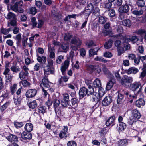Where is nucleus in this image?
<instances>
[{"label": "nucleus", "instance_id": "1", "mask_svg": "<svg viewBox=\"0 0 146 146\" xmlns=\"http://www.w3.org/2000/svg\"><path fill=\"white\" fill-rule=\"evenodd\" d=\"M88 89H87L85 87H83L81 88L79 90V94L80 98H83L86 95L89 96L90 95H95V97L96 96L97 93L94 92V90L92 86L89 84L88 85Z\"/></svg>", "mask_w": 146, "mask_h": 146}, {"label": "nucleus", "instance_id": "2", "mask_svg": "<svg viewBox=\"0 0 146 146\" xmlns=\"http://www.w3.org/2000/svg\"><path fill=\"white\" fill-rule=\"evenodd\" d=\"M129 88L136 93V95H137L141 93L142 86L140 82H135L130 84Z\"/></svg>", "mask_w": 146, "mask_h": 146}, {"label": "nucleus", "instance_id": "3", "mask_svg": "<svg viewBox=\"0 0 146 146\" xmlns=\"http://www.w3.org/2000/svg\"><path fill=\"white\" fill-rule=\"evenodd\" d=\"M82 43V41L78 37H74L71 41V48L73 50H78Z\"/></svg>", "mask_w": 146, "mask_h": 146}, {"label": "nucleus", "instance_id": "4", "mask_svg": "<svg viewBox=\"0 0 146 146\" xmlns=\"http://www.w3.org/2000/svg\"><path fill=\"white\" fill-rule=\"evenodd\" d=\"M23 4L22 1H17L14 5L11 6V9L16 12L23 13L24 10L21 8Z\"/></svg>", "mask_w": 146, "mask_h": 146}, {"label": "nucleus", "instance_id": "5", "mask_svg": "<svg viewBox=\"0 0 146 146\" xmlns=\"http://www.w3.org/2000/svg\"><path fill=\"white\" fill-rule=\"evenodd\" d=\"M132 81V77L124 75L123 76V79L121 80V83L122 85L126 87H127L129 86V85H127V83H130Z\"/></svg>", "mask_w": 146, "mask_h": 146}, {"label": "nucleus", "instance_id": "6", "mask_svg": "<svg viewBox=\"0 0 146 146\" xmlns=\"http://www.w3.org/2000/svg\"><path fill=\"white\" fill-rule=\"evenodd\" d=\"M115 30L119 33V34L115 35L113 36V37L116 39H119L122 37L121 33L123 31L122 27L121 25L116 26L115 28Z\"/></svg>", "mask_w": 146, "mask_h": 146}, {"label": "nucleus", "instance_id": "7", "mask_svg": "<svg viewBox=\"0 0 146 146\" xmlns=\"http://www.w3.org/2000/svg\"><path fill=\"white\" fill-rule=\"evenodd\" d=\"M48 47L50 58L51 59L54 58L55 57V49L54 47L52 46L50 43L48 44Z\"/></svg>", "mask_w": 146, "mask_h": 146}, {"label": "nucleus", "instance_id": "8", "mask_svg": "<svg viewBox=\"0 0 146 146\" xmlns=\"http://www.w3.org/2000/svg\"><path fill=\"white\" fill-rule=\"evenodd\" d=\"M112 101V98L110 96H106L103 100L102 101V104L105 106L109 105L111 103Z\"/></svg>", "mask_w": 146, "mask_h": 146}, {"label": "nucleus", "instance_id": "9", "mask_svg": "<svg viewBox=\"0 0 146 146\" xmlns=\"http://www.w3.org/2000/svg\"><path fill=\"white\" fill-rule=\"evenodd\" d=\"M68 128L67 126H64L62 130L61 131L59 134V137L61 138H66L69 135L68 134Z\"/></svg>", "mask_w": 146, "mask_h": 146}, {"label": "nucleus", "instance_id": "10", "mask_svg": "<svg viewBox=\"0 0 146 146\" xmlns=\"http://www.w3.org/2000/svg\"><path fill=\"white\" fill-rule=\"evenodd\" d=\"M37 93V91L35 89H30L28 90L25 94L27 98H32L34 97Z\"/></svg>", "mask_w": 146, "mask_h": 146}, {"label": "nucleus", "instance_id": "11", "mask_svg": "<svg viewBox=\"0 0 146 146\" xmlns=\"http://www.w3.org/2000/svg\"><path fill=\"white\" fill-rule=\"evenodd\" d=\"M129 5L125 4L121 5L118 9V11L120 13H127L129 10Z\"/></svg>", "mask_w": 146, "mask_h": 146}, {"label": "nucleus", "instance_id": "12", "mask_svg": "<svg viewBox=\"0 0 146 146\" xmlns=\"http://www.w3.org/2000/svg\"><path fill=\"white\" fill-rule=\"evenodd\" d=\"M21 137L23 139L27 141L31 138L32 135L31 133L23 132L21 134Z\"/></svg>", "mask_w": 146, "mask_h": 146}, {"label": "nucleus", "instance_id": "13", "mask_svg": "<svg viewBox=\"0 0 146 146\" xmlns=\"http://www.w3.org/2000/svg\"><path fill=\"white\" fill-rule=\"evenodd\" d=\"M42 82L40 84V86L42 88L44 87L46 88H48L50 87L49 84V82L47 79L44 78L42 80Z\"/></svg>", "mask_w": 146, "mask_h": 146}, {"label": "nucleus", "instance_id": "14", "mask_svg": "<svg viewBox=\"0 0 146 146\" xmlns=\"http://www.w3.org/2000/svg\"><path fill=\"white\" fill-rule=\"evenodd\" d=\"M69 64V61L68 60H66L64 62V65L61 68V70L62 74L64 75L65 72L67 69Z\"/></svg>", "mask_w": 146, "mask_h": 146}, {"label": "nucleus", "instance_id": "15", "mask_svg": "<svg viewBox=\"0 0 146 146\" xmlns=\"http://www.w3.org/2000/svg\"><path fill=\"white\" fill-rule=\"evenodd\" d=\"M139 72V70L137 68L132 67L126 70V72L128 74H136Z\"/></svg>", "mask_w": 146, "mask_h": 146}, {"label": "nucleus", "instance_id": "16", "mask_svg": "<svg viewBox=\"0 0 146 146\" xmlns=\"http://www.w3.org/2000/svg\"><path fill=\"white\" fill-rule=\"evenodd\" d=\"M44 74H54V71L53 70L50 69V66L47 65L46 66H44Z\"/></svg>", "mask_w": 146, "mask_h": 146}, {"label": "nucleus", "instance_id": "17", "mask_svg": "<svg viewBox=\"0 0 146 146\" xmlns=\"http://www.w3.org/2000/svg\"><path fill=\"white\" fill-rule=\"evenodd\" d=\"M126 127V125L123 122L119 123L117 126V129L119 132L124 131Z\"/></svg>", "mask_w": 146, "mask_h": 146}, {"label": "nucleus", "instance_id": "18", "mask_svg": "<svg viewBox=\"0 0 146 146\" xmlns=\"http://www.w3.org/2000/svg\"><path fill=\"white\" fill-rule=\"evenodd\" d=\"M145 102L144 100L142 98L139 99L137 100L136 102V105L138 107L143 106L145 105Z\"/></svg>", "mask_w": 146, "mask_h": 146}, {"label": "nucleus", "instance_id": "19", "mask_svg": "<svg viewBox=\"0 0 146 146\" xmlns=\"http://www.w3.org/2000/svg\"><path fill=\"white\" fill-rule=\"evenodd\" d=\"M7 139L10 142H16L18 141V138L15 135L13 134L10 135L7 138Z\"/></svg>", "mask_w": 146, "mask_h": 146}, {"label": "nucleus", "instance_id": "20", "mask_svg": "<svg viewBox=\"0 0 146 146\" xmlns=\"http://www.w3.org/2000/svg\"><path fill=\"white\" fill-rule=\"evenodd\" d=\"M69 46L68 44H62L61 46L60 50L61 52L66 53L69 49Z\"/></svg>", "mask_w": 146, "mask_h": 146}, {"label": "nucleus", "instance_id": "21", "mask_svg": "<svg viewBox=\"0 0 146 146\" xmlns=\"http://www.w3.org/2000/svg\"><path fill=\"white\" fill-rule=\"evenodd\" d=\"M29 74L28 72H25L22 70L19 73V76L21 80H23L26 78Z\"/></svg>", "mask_w": 146, "mask_h": 146}, {"label": "nucleus", "instance_id": "22", "mask_svg": "<svg viewBox=\"0 0 146 146\" xmlns=\"http://www.w3.org/2000/svg\"><path fill=\"white\" fill-rule=\"evenodd\" d=\"M98 50L97 48L94 49H90L89 51V56L91 57L95 54H97V52Z\"/></svg>", "mask_w": 146, "mask_h": 146}, {"label": "nucleus", "instance_id": "23", "mask_svg": "<svg viewBox=\"0 0 146 146\" xmlns=\"http://www.w3.org/2000/svg\"><path fill=\"white\" fill-rule=\"evenodd\" d=\"M25 128L27 132H30L33 130V126L31 123H28L25 125Z\"/></svg>", "mask_w": 146, "mask_h": 146}, {"label": "nucleus", "instance_id": "24", "mask_svg": "<svg viewBox=\"0 0 146 146\" xmlns=\"http://www.w3.org/2000/svg\"><path fill=\"white\" fill-rule=\"evenodd\" d=\"M132 114L134 117L137 119H139L141 116V115L139 111L136 109L132 111Z\"/></svg>", "mask_w": 146, "mask_h": 146}, {"label": "nucleus", "instance_id": "25", "mask_svg": "<svg viewBox=\"0 0 146 146\" xmlns=\"http://www.w3.org/2000/svg\"><path fill=\"white\" fill-rule=\"evenodd\" d=\"M115 117L114 116L110 117L106 123V125L108 126L111 124L114 121Z\"/></svg>", "mask_w": 146, "mask_h": 146}, {"label": "nucleus", "instance_id": "26", "mask_svg": "<svg viewBox=\"0 0 146 146\" xmlns=\"http://www.w3.org/2000/svg\"><path fill=\"white\" fill-rule=\"evenodd\" d=\"M93 85L95 88H99L101 86L100 80L98 78L96 79L93 82Z\"/></svg>", "mask_w": 146, "mask_h": 146}, {"label": "nucleus", "instance_id": "27", "mask_svg": "<svg viewBox=\"0 0 146 146\" xmlns=\"http://www.w3.org/2000/svg\"><path fill=\"white\" fill-rule=\"evenodd\" d=\"M5 17L6 19L10 20L14 19L15 18V15L11 12H9L6 15H5Z\"/></svg>", "mask_w": 146, "mask_h": 146}, {"label": "nucleus", "instance_id": "28", "mask_svg": "<svg viewBox=\"0 0 146 146\" xmlns=\"http://www.w3.org/2000/svg\"><path fill=\"white\" fill-rule=\"evenodd\" d=\"M142 72L140 73L139 78L143 80L144 78L146 77V68L144 67L142 69Z\"/></svg>", "mask_w": 146, "mask_h": 146}, {"label": "nucleus", "instance_id": "29", "mask_svg": "<svg viewBox=\"0 0 146 146\" xmlns=\"http://www.w3.org/2000/svg\"><path fill=\"white\" fill-rule=\"evenodd\" d=\"M113 40L111 39L109 40L108 42H106L104 46L105 48L107 49L110 48L112 47Z\"/></svg>", "mask_w": 146, "mask_h": 146}, {"label": "nucleus", "instance_id": "30", "mask_svg": "<svg viewBox=\"0 0 146 146\" xmlns=\"http://www.w3.org/2000/svg\"><path fill=\"white\" fill-rule=\"evenodd\" d=\"M121 91L118 92V98L117 100V103L118 104H121L122 100L123 98V96L122 94L121 93Z\"/></svg>", "mask_w": 146, "mask_h": 146}, {"label": "nucleus", "instance_id": "31", "mask_svg": "<svg viewBox=\"0 0 146 146\" xmlns=\"http://www.w3.org/2000/svg\"><path fill=\"white\" fill-rule=\"evenodd\" d=\"M91 13V12L90 11L86 9L85 10H84L83 12H81L79 13V15L80 16L83 15L84 16L86 17L87 18Z\"/></svg>", "mask_w": 146, "mask_h": 146}, {"label": "nucleus", "instance_id": "32", "mask_svg": "<svg viewBox=\"0 0 146 146\" xmlns=\"http://www.w3.org/2000/svg\"><path fill=\"white\" fill-rule=\"evenodd\" d=\"M37 106V103L36 101L34 100L30 102L29 104V107L32 109L36 108Z\"/></svg>", "mask_w": 146, "mask_h": 146}, {"label": "nucleus", "instance_id": "33", "mask_svg": "<svg viewBox=\"0 0 146 146\" xmlns=\"http://www.w3.org/2000/svg\"><path fill=\"white\" fill-rule=\"evenodd\" d=\"M10 69L12 71L14 72L17 73L20 71L19 67L16 65L12 66Z\"/></svg>", "mask_w": 146, "mask_h": 146}, {"label": "nucleus", "instance_id": "34", "mask_svg": "<svg viewBox=\"0 0 146 146\" xmlns=\"http://www.w3.org/2000/svg\"><path fill=\"white\" fill-rule=\"evenodd\" d=\"M46 108L44 106H42L39 107L38 112L40 113L44 114L46 112Z\"/></svg>", "mask_w": 146, "mask_h": 146}, {"label": "nucleus", "instance_id": "35", "mask_svg": "<svg viewBox=\"0 0 146 146\" xmlns=\"http://www.w3.org/2000/svg\"><path fill=\"white\" fill-rule=\"evenodd\" d=\"M123 25L125 26L129 27L131 25L130 21L129 19H125L123 21Z\"/></svg>", "mask_w": 146, "mask_h": 146}, {"label": "nucleus", "instance_id": "36", "mask_svg": "<svg viewBox=\"0 0 146 146\" xmlns=\"http://www.w3.org/2000/svg\"><path fill=\"white\" fill-rule=\"evenodd\" d=\"M136 122V119L135 118L131 117L128 119L127 123L129 125H132L133 124L135 123Z\"/></svg>", "mask_w": 146, "mask_h": 146}, {"label": "nucleus", "instance_id": "37", "mask_svg": "<svg viewBox=\"0 0 146 146\" xmlns=\"http://www.w3.org/2000/svg\"><path fill=\"white\" fill-rule=\"evenodd\" d=\"M0 31L4 35H6L10 31V28L6 29L2 27L1 28Z\"/></svg>", "mask_w": 146, "mask_h": 146}, {"label": "nucleus", "instance_id": "38", "mask_svg": "<svg viewBox=\"0 0 146 146\" xmlns=\"http://www.w3.org/2000/svg\"><path fill=\"white\" fill-rule=\"evenodd\" d=\"M123 42H121L120 40H116L114 42L115 46L117 48L122 47Z\"/></svg>", "mask_w": 146, "mask_h": 146}, {"label": "nucleus", "instance_id": "39", "mask_svg": "<svg viewBox=\"0 0 146 146\" xmlns=\"http://www.w3.org/2000/svg\"><path fill=\"white\" fill-rule=\"evenodd\" d=\"M85 44L88 48L92 47L93 46H95L94 42L92 40H90L86 41L85 42Z\"/></svg>", "mask_w": 146, "mask_h": 146}, {"label": "nucleus", "instance_id": "40", "mask_svg": "<svg viewBox=\"0 0 146 146\" xmlns=\"http://www.w3.org/2000/svg\"><path fill=\"white\" fill-rule=\"evenodd\" d=\"M93 14L96 16H98L100 15V10L98 7H96L94 10L92 11Z\"/></svg>", "mask_w": 146, "mask_h": 146}, {"label": "nucleus", "instance_id": "41", "mask_svg": "<svg viewBox=\"0 0 146 146\" xmlns=\"http://www.w3.org/2000/svg\"><path fill=\"white\" fill-rule=\"evenodd\" d=\"M102 69H103V71L105 74H110V75L111 78H113V75L109 71L105 66H103Z\"/></svg>", "mask_w": 146, "mask_h": 146}, {"label": "nucleus", "instance_id": "42", "mask_svg": "<svg viewBox=\"0 0 146 146\" xmlns=\"http://www.w3.org/2000/svg\"><path fill=\"white\" fill-rule=\"evenodd\" d=\"M14 102L15 105H19L20 104L21 99L20 97H14Z\"/></svg>", "mask_w": 146, "mask_h": 146}, {"label": "nucleus", "instance_id": "43", "mask_svg": "<svg viewBox=\"0 0 146 146\" xmlns=\"http://www.w3.org/2000/svg\"><path fill=\"white\" fill-rule=\"evenodd\" d=\"M113 85V82L111 80H110L108 82L106 88L108 90H109L112 88Z\"/></svg>", "mask_w": 146, "mask_h": 146}, {"label": "nucleus", "instance_id": "44", "mask_svg": "<svg viewBox=\"0 0 146 146\" xmlns=\"http://www.w3.org/2000/svg\"><path fill=\"white\" fill-rule=\"evenodd\" d=\"M20 84H22L24 87L29 86L30 85L29 82L26 80H23L21 81L20 82Z\"/></svg>", "mask_w": 146, "mask_h": 146}, {"label": "nucleus", "instance_id": "45", "mask_svg": "<svg viewBox=\"0 0 146 146\" xmlns=\"http://www.w3.org/2000/svg\"><path fill=\"white\" fill-rule=\"evenodd\" d=\"M17 84H14L11 86L10 90L12 94L15 93L17 89Z\"/></svg>", "mask_w": 146, "mask_h": 146}, {"label": "nucleus", "instance_id": "46", "mask_svg": "<svg viewBox=\"0 0 146 146\" xmlns=\"http://www.w3.org/2000/svg\"><path fill=\"white\" fill-rule=\"evenodd\" d=\"M107 21V18L104 16H101L99 17V22L101 24H104Z\"/></svg>", "mask_w": 146, "mask_h": 146}, {"label": "nucleus", "instance_id": "47", "mask_svg": "<svg viewBox=\"0 0 146 146\" xmlns=\"http://www.w3.org/2000/svg\"><path fill=\"white\" fill-rule=\"evenodd\" d=\"M127 144V142L125 139L122 140L118 142V144L119 146H124L126 145Z\"/></svg>", "mask_w": 146, "mask_h": 146}, {"label": "nucleus", "instance_id": "48", "mask_svg": "<svg viewBox=\"0 0 146 146\" xmlns=\"http://www.w3.org/2000/svg\"><path fill=\"white\" fill-rule=\"evenodd\" d=\"M94 60L96 61H99L104 63H106L107 62V60H105L102 57L100 56H97L95 58Z\"/></svg>", "mask_w": 146, "mask_h": 146}, {"label": "nucleus", "instance_id": "49", "mask_svg": "<svg viewBox=\"0 0 146 146\" xmlns=\"http://www.w3.org/2000/svg\"><path fill=\"white\" fill-rule=\"evenodd\" d=\"M53 103L54 107L55 109L58 108L60 104V101L57 99H55L53 100Z\"/></svg>", "mask_w": 146, "mask_h": 146}, {"label": "nucleus", "instance_id": "50", "mask_svg": "<svg viewBox=\"0 0 146 146\" xmlns=\"http://www.w3.org/2000/svg\"><path fill=\"white\" fill-rule=\"evenodd\" d=\"M108 12L109 15L111 17H113L115 15V12L114 9H109L108 11Z\"/></svg>", "mask_w": 146, "mask_h": 146}, {"label": "nucleus", "instance_id": "51", "mask_svg": "<svg viewBox=\"0 0 146 146\" xmlns=\"http://www.w3.org/2000/svg\"><path fill=\"white\" fill-rule=\"evenodd\" d=\"M68 79V78L66 76H62L59 80V82L60 84H61L62 81L63 80L65 82H67Z\"/></svg>", "mask_w": 146, "mask_h": 146}, {"label": "nucleus", "instance_id": "52", "mask_svg": "<svg viewBox=\"0 0 146 146\" xmlns=\"http://www.w3.org/2000/svg\"><path fill=\"white\" fill-rule=\"evenodd\" d=\"M124 47L126 50L129 49L130 48V45L127 42L123 41L122 47Z\"/></svg>", "mask_w": 146, "mask_h": 146}, {"label": "nucleus", "instance_id": "53", "mask_svg": "<svg viewBox=\"0 0 146 146\" xmlns=\"http://www.w3.org/2000/svg\"><path fill=\"white\" fill-rule=\"evenodd\" d=\"M30 13L35 15L37 12V9L34 7H33L29 9Z\"/></svg>", "mask_w": 146, "mask_h": 146}, {"label": "nucleus", "instance_id": "54", "mask_svg": "<svg viewBox=\"0 0 146 146\" xmlns=\"http://www.w3.org/2000/svg\"><path fill=\"white\" fill-rule=\"evenodd\" d=\"M41 68V67L40 66V64L39 63H37L34 66V70L35 71H38L40 70Z\"/></svg>", "mask_w": 146, "mask_h": 146}, {"label": "nucleus", "instance_id": "55", "mask_svg": "<svg viewBox=\"0 0 146 146\" xmlns=\"http://www.w3.org/2000/svg\"><path fill=\"white\" fill-rule=\"evenodd\" d=\"M133 13L137 15H142L143 13V11L142 10H134L133 11Z\"/></svg>", "mask_w": 146, "mask_h": 146}, {"label": "nucleus", "instance_id": "56", "mask_svg": "<svg viewBox=\"0 0 146 146\" xmlns=\"http://www.w3.org/2000/svg\"><path fill=\"white\" fill-rule=\"evenodd\" d=\"M98 92V95L100 97H102L104 94V91L103 89L99 88Z\"/></svg>", "mask_w": 146, "mask_h": 146}, {"label": "nucleus", "instance_id": "57", "mask_svg": "<svg viewBox=\"0 0 146 146\" xmlns=\"http://www.w3.org/2000/svg\"><path fill=\"white\" fill-rule=\"evenodd\" d=\"M123 41L125 42H131V37H128V36H125L123 38Z\"/></svg>", "mask_w": 146, "mask_h": 146}, {"label": "nucleus", "instance_id": "58", "mask_svg": "<svg viewBox=\"0 0 146 146\" xmlns=\"http://www.w3.org/2000/svg\"><path fill=\"white\" fill-rule=\"evenodd\" d=\"M137 4L140 7H143L145 5V2L144 0L138 1L137 2Z\"/></svg>", "mask_w": 146, "mask_h": 146}, {"label": "nucleus", "instance_id": "59", "mask_svg": "<svg viewBox=\"0 0 146 146\" xmlns=\"http://www.w3.org/2000/svg\"><path fill=\"white\" fill-rule=\"evenodd\" d=\"M67 145L68 146H76L77 144L75 141H71L67 143Z\"/></svg>", "mask_w": 146, "mask_h": 146}, {"label": "nucleus", "instance_id": "60", "mask_svg": "<svg viewBox=\"0 0 146 146\" xmlns=\"http://www.w3.org/2000/svg\"><path fill=\"white\" fill-rule=\"evenodd\" d=\"M71 37V35L69 33H66L65 34L64 39L65 40H68Z\"/></svg>", "mask_w": 146, "mask_h": 146}, {"label": "nucleus", "instance_id": "61", "mask_svg": "<svg viewBox=\"0 0 146 146\" xmlns=\"http://www.w3.org/2000/svg\"><path fill=\"white\" fill-rule=\"evenodd\" d=\"M86 9L92 12L94 9L93 5L92 3H90L87 5Z\"/></svg>", "mask_w": 146, "mask_h": 146}, {"label": "nucleus", "instance_id": "62", "mask_svg": "<svg viewBox=\"0 0 146 146\" xmlns=\"http://www.w3.org/2000/svg\"><path fill=\"white\" fill-rule=\"evenodd\" d=\"M131 42L133 43H136L139 40V39L137 36H134L131 37Z\"/></svg>", "mask_w": 146, "mask_h": 146}, {"label": "nucleus", "instance_id": "63", "mask_svg": "<svg viewBox=\"0 0 146 146\" xmlns=\"http://www.w3.org/2000/svg\"><path fill=\"white\" fill-rule=\"evenodd\" d=\"M96 66H94L93 65H90L88 67V69L91 72H92L95 71V68Z\"/></svg>", "mask_w": 146, "mask_h": 146}, {"label": "nucleus", "instance_id": "64", "mask_svg": "<svg viewBox=\"0 0 146 146\" xmlns=\"http://www.w3.org/2000/svg\"><path fill=\"white\" fill-rule=\"evenodd\" d=\"M136 33L137 34L142 35L143 34L145 35L146 31L142 29H140L137 31Z\"/></svg>", "mask_w": 146, "mask_h": 146}]
</instances>
